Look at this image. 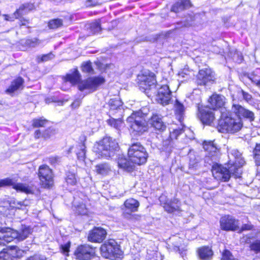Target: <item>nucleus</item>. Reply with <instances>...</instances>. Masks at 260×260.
I'll use <instances>...</instances> for the list:
<instances>
[{
	"label": "nucleus",
	"instance_id": "obj_32",
	"mask_svg": "<svg viewBox=\"0 0 260 260\" xmlns=\"http://www.w3.org/2000/svg\"><path fill=\"white\" fill-rule=\"evenodd\" d=\"M187 4H190L189 0H184L181 3H176L173 6L171 11L175 13H178L183 10L185 7H188Z\"/></svg>",
	"mask_w": 260,
	"mask_h": 260
},
{
	"label": "nucleus",
	"instance_id": "obj_12",
	"mask_svg": "<svg viewBox=\"0 0 260 260\" xmlns=\"http://www.w3.org/2000/svg\"><path fill=\"white\" fill-rule=\"evenodd\" d=\"M219 222L220 228L223 231H235L239 229V221L230 215L221 217Z\"/></svg>",
	"mask_w": 260,
	"mask_h": 260
},
{
	"label": "nucleus",
	"instance_id": "obj_4",
	"mask_svg": "<svg viewBox=\"0 0 260 260\" xmlns=\"http://www.w3.org/2000/svg\"><path fill=\"white\" fill-rule=\"evenodd\" d=\"M118 147L117 142L111 137H106L99 142L94 144L93 151L103 157H110Z\"/></svg>",
	"mask_w": 260,
	"mask_h": 260
},
{
	"label": "nucleus",
	"instance_id": "obj_25",
	"mask_svg": "<svg viewBox=\"0 0 260 260\" xmlns=\"http://www.w3.org/2000/svg\"><path fill=\"white\" fill-rule=\"evenodd\" d=\"M11 233H15L16 234V236H14V239L17 238L19 240L22 241L31 233V230L29 227L24 226L22 228L19 232L11 230Z\"/></svg>",
	"mask_w": 260,
	"mask_h": 260
},
{
	"label": "nucleus",
	"instance_id": "obj_19",
	"mask_svg": "<svg viewBox=\"0 0 260 260\" xmlns=\"http://www.w3.org/2000/svg\"><path fill=\"white\" fill-rule=\"evenodd\" d=\"M159 201L161 204H164V208L169 213H173L176 211L179 210V201L175 199L173 201H169L166 197L162 194L159 197Z\"/></svg>",
	"mask_w": 260,
	"mask_h": 260
},
{
	"label": "nucleus",
	"instance_id": "obj_39",
	"mask_svg": "<svg viewBox=\"0 0 260 260\" xmlns=\"http://www.w3.org/2000/svg\"><path fill=\"white\" fill-rule=\"evenodd\" d=\"M81 68L83 72L88 73H93V72L91 62L90 61L83 62Z\"/></svg>",
	"mask_w": 260,
	"mask_h": 260
},
{
	"label": "nucleus",
	"instance_id": "obj_27",
	"mask_svg": "<svg viewBox=\"0 0 260 260\" xmlns=\"http://www.w3.org/2000/svg\"><path fill=\"white\" fill-rule=\"evenodd\" d=\"M174 108L175 114L177 117L179 121L181 122L183 119V116L185 110V107L182 103H181L178 100H176V102L174 105Z\"/></svg>",
	"mask_w": 260,
	"mask_h": 260
},
{
	"label": "nucleus",
	"instance_id": "obj_44",
	"mask_svg": "<svg viewBox=\"0 0 260 260\" xmlns=\"http://www.w3.org/2000/svg\"><path fill=\"white\" fill-rule=\"evenodd\" d=\"M250 249L255 253H260V240H256L250 245Z\"/></svg>",
	"mask_w": 260,
	"mask_h": 260
},
{
	"label": "nucleus",
	"instance_id": "obj_42",
	"mask_svg": "<svg viewBox=\"0 0 260 260\" xmlns=\"http://www.w3.org/2000/svg\"><path fill=\"white\" fill-rule=\"evenodd\" d=\"M41 41L37 38L28 39L26 41V44L31 47H35L41 44Z\"/></svg>",
	"mask_w": 260,
	"mask_h": 260
},
{
	"label": "nucleus",
	"instance_id": "obj_11",
	"mask_svg": "<svg viewBox=\"0 0 260 260\" xmlns=\"http://www.w3.org/2000/svg\"><path fill=\"white\" fill-rule=\"evenodd\" d=\"M198 116L203 124L211 125L215 120L214 110L208 106L198 108Z\"/></svg>",
	"mask_w": 260,
	"mask_h": 260
},
{
	"label": "nucleus",
	"instance_id": "obj_21",
	"mask_svg": "<svg viewBox=\"0 0 260 260\" xmlns=\"http://www.w3.org/2000/svg\"><path fill=\"white\" fill-rule=\"evenodd\" d=\"M16 235V233H11V229L0 227V245H5L6 243L12 241Z\"/></svg>",
	"mask_w": 260,
	"mask_h": 260
},
{
	"label": "nucleus",
	"instance_id": "obj_61",
	"mask_svg": "<svg viewBox=\"0 0 260 260\" xmlns=\"http://www.w3.org/2000/svg\"><path fill=\"white\" fill-rule=\"evenodd\" d=\"M21 25H25L28 23V21L23 19H20Z\"/></svg>",
	"mask_w": 260,
	"mask_h": 260
},
{
	"label": "nucleus",
	"instance_id": "obj_30",
	"mask_svg": "<svg viewBox=\"0 0 260 260\" xmlns=\"http://www.w3.org/2000/svg\"><path fill=\"white\" fill-rule=\"evenodd\" d=\"M81 76L77 69H74L72 74H68L66 77V81H69L72 84H75L79 82Z\"/></svg>",
	"mask_w": 260,
	"mask_h": 260
},
{
	"label": "nucleus",
	"instance_id": "obj_56",
	"mask_svg": "<svg viewBox=\"0 0 260 260\" xmlns=\"http://www.w3.org/2000/svg\"><path fill=\"white\" fill-rule=\"evenodd\" d=\"M241 92L242 93L243 98L245 100L248 102L251 101L252 99V96L251 94L248 92L244 91L243 90H242Z\"/></svg>",
	"mask_w": 260,
	"mask_h": 260
},
{
	"label": "nucleus",
	"instance_id": "obj_40",
	"mask_svg": "<svg viewBox=\"0 0 260 260\" xmlns=\"http://www.w3.org/2000/svg\"><path fill=\"white\" fill-rule=\"evenodd\" d=\"M253 152L256 165L260 166V144L256 145Z\"/></svg>",
	"mask_w": 260,
	"mask_h": 260
},
{
	"label": "nucleus",
	"instance_id": "obj_8",
	"mask_svg": "<svg viewBox=\"0 0 260 260\" xmlns=\"http://www.w3.org/2000/svg\"><path fill=\"white\" fill-rule=\"evenodd\" d=\"M229 157V165L234 166L236 168L240 169L245 164V160L242 156V153L237 149L228 148Z\"/></svg>",
	"mask_w": 260,
	"mask_h": 260
},
{
	"label": "nucleus",
	"instance_id": "obj_13",
	"mask_svg": "<svg viewBox=\"0 0 260 260\" xmlns=\"http://www.w3.org/2000/svg\"><path fill=\"white\" fill-rule=\"evenodd\" d=\"M171 99V91L167 85L161 86L157 91L156 95V100L158 103L162 105H166L169 103Z\"/></svg>",
	"mask_w": 260,
	"mask_h": 260
},
{
	"label": "nucleus",
	"instance_id": "obj_16",
	"mask_svg": "<svg viewBox=\"0 0 260 260\" xmlns=\"http://www.w3.org/2000/svg\"><path fill=\"white\" fill-rule=\"evenodd\" d=\"M232 110L238 117L242 116L249 120L250 122L254 120L255 116L254 113L239 104L233 105Z\"/></svg>",
	"mask_w": 260,
	"mask_h": 260
},
{
	"label": "nucleus",
	"instance_id": "obj_17",
	"mask_svg": "<svg viewBox=\"0 0 260 260\" xmlns=\"http://www.w3.org/2000/svg\"><path fill=\"white\" fill-rule=\"evenodd\" d=\"M106 231L101 228H95L91 230L88 236V239L92 242L100 243L106 238Z\"/></svg>",
	"mask_w": 260,
	"mask_h": 260
},
{
	"label": "nucleus",
	"instance_id": "obj_23",
	"mask_svg": "<svg viewBox=\"0 0 260 260\" xmlns=\"http://www.w3.org/2000/svg\"><path fill=\"white\" fill-rule=\"evenodd\" d=\"M23 83L24 80L22 78H17L12 82L10 86L6 90V93L11 94L18 90L22 89L23 88Z\"/></svg>",
	"mask_w": 260,
	"mask_h": 260
},
{
	"label": "nucleus",
	"instance_id": "obj_22",
	"mask_svg": "<svg viewBox=\"0 0 260 260\" xmlns=\"http://www.w3.org/2000/svg\"><path fill=\"white\" fill-rule=\"evenodd\" d=\"M73 150H74V151L76 153L77 158L79 160H84L85 158L86 151L85 146L84 143H81L76 145L75 147H71L69 149L68 153H71Z\"/></svg>",
	"mask_w": 260,
	"mask_h": 260
},
{
	"label": "nucleus",
	"instance_id": "obj_2",
	"mask_svg": "<svg viewBox=\"0 0 260 260\" xmlns=\"http://www.w3.org/2000/svg\"><path fill=\"white\" fill-rule=\"evenodd\" d=\"M128 159L121 157L118 159V166L127 172L131 171L134 165H141L145 164L148 154L144 147L140 143L133 144L128 150Z\"/></svg>",
	"mask_w": 260,
	"mask_h": 260
},
{
	"label": "nucleus",
	"instance_id": "obj_52",
	"mask_svg": "<svg viewBox=\"0 0 260 260\" xmlns=\"http://www.w3.org/2000/svg\"><path fill=\"white\" fill-rule=\"evenodd\" d=\"M52 134V131L50 128L45 130L42 133V138L44 139H48L50 138Z\"/></svg>",
	"mask_w": 260,
	"mask_h": 260
},
{
	"label": "nucleus",
	"instance_id": "obj_64",
	"mask_svg": "<svg viewBox=\"0 0 260 260\" xmlns=\"http://www.w3.org/2000/svg\"><path fill=\"white\" fill-rule=\"evenodd\" d=\"M80 214H86V211H83L82 213H81V212H80Z\"/></svg>",
	"mask_w": 260,
	"mask_h": 260
},
{
	"label": "nucleus",
	"instance_id": "obj_15",
	"mask_svg": "<svg viewBox=\"0 0 260 260\" xmlns=\"http://www.w3.org/2000/svg\"><path fill=\"white\" fill-rule=\"evenodd\" d=\"M225 98L221 94H213L209 99L208 102L211 107L212 110H215L216 109H221V114H223L224 111L225 110L223 108V106L225 103Z\"/></svg>",
	"mask_w": 260,
	"mask_h": 260
},
{
	"label": "nucleus",
	"instance_id": "obj_41",
	"mask_svg": "<svg viewBox=\"0 0 260 260\" xmlns=\"http://www.w3.org/2000/svg\"><path fill=\"white\" fill-rule=\"evenodd\" d=\"M90 29L93 34L99 32L101 29L100 22L99 20H96L91 24Z\"/></svg>",
	"mask_w": 260,
	"mask_h": 260
},
{
	"label": "nucleus",
	"instance_id": "obj_37",
	"mask_svg": "<svg viewBox=\"0 0 260 260\" xmlns=\"http://www.w3.org/2000/svg\"><path fill=\"white\" fill-rule=\"evenodd\" d=\"M47 122L46 119L42 118L34 119L32 121V126L34 127H45Z\"/></svg>",
	"mask_w": 260,
	"mask_h": 260
},
{
	"label": "nucleus",
	"instance_id": "obj_1",
	"mask_svg": "<svg viewBox=\"0 0 260 260\" xmlns=\"http://www.w3.org/2000/svg\"><path fill=\"white\" fill-rule=\"evenodd\" d=\"M203 145L206 151L205 163L212 165V173L215 179H236L241 177L242 171L240 169L230 166L229 164L228 168L224 167L217 162L220 157V150L214 141H205Z\"/></svg>",
	"mask_w": 260,
	"mask_h": 260
},
{
	"label": "nucleus",
	"instance_id": "obj_28",
	"mask_svg": "<svg viewBox=\"0 0 260 260\" xmlns=\"http://www.w3.org/2000/svg\"><path fill=\"white\" fill-rule=\"evenodd\" d=\"M213 253L212 250L209 247H203L198 250V255L202 259H210L212 256Z\"/></svg>",
	"mask_w": 260,
	"mask_h": 260
},
{
	"label": "nucleus",
	"instance_id": "obj_36",
	"mask_svg": "<svg viewBox=\"0 0 260 260\" xmlns=\"http://www.w3.org/2000/svg\"><path fill=\"white\" fill-rule=\"evenodd\" d=\"M23 15V13H21V9H18L11 15L5 14L3 15V16L4 17L5 20L7 21H13L15 19H18Z\"/></svg>",
	"mask_w": 260,
	"mask_h": 260
},
{
	"label": "nucleus",
	"instance_id": "obj_50",
	"mask_svg": "<svg viewBox=\"0 0 260 260\" xmlns=\"http://www.w3.org/2000/svg\"><path fill=\"white\" fill-rule=\"evenodd\" d=\"M183 132V129H174L170 133V137L172 139H177L179 135Z\"/></svg>",
	"mask_w": 260,
	"mask_h": 260
},
{
	"label": "nucleus",
	"instance_id": "obj_45",
	"mask_svg": "<svg viewBox=\"0 0 260 260\" xmlns=\"http://www.w3.org/2000/svg\"><path fill=\"white\" fill-rule=\"evenodd\" d=\"M34 7V6L31 4H25L21 6L19 9H21V13H23V15L25 14L27 11L32 10Z\"/></svg>",
	"mask_w": 260,
	"mask_h": 260
},
{
	"label": "nucleus",
	"instance_id": "obj_62",
	"mask_svg": "<svg viewBox=\"0 0 260 260\" xmlns=\"http://www.w3.org/2000/svg\"><path fill=\"white\" fill-rule=\"evenodd\" d=\"M252 82L254 83L256 85L260 88V79L258 80H252Z\"/></svg>",
	"mask_w": 260,
	"mask_h": 260
},
{
	"label": "nucleus",
	"instance_id": "obj_18",
	"mask_svg": "<svg viewBox=\"0 0 260 260\" xmlns=\"http://www.w3.org/2000/svg\"><path fill=\"white\" fill-rule=\"evenodd\" d=\"M149 124L155 129L164 131L166 128V125L162 120V116L157 113H153L148 120Z\"/></svg>",
	"mask_w": 260,
	"mask_h": 260
},
{
	"label": "nucleus",
	"instance_id": "obj_60",
	"mask_svg": "<svg viewBox=\"0 0 260 260\" xmlns=\"http://www.w3.org/2000/svg\"><path fill=\"white\" fill-rule=\"evenodd\" d=\"M62 248L64 253H68L69 251V246H62Z\"/></svg>",
	"mask_w": 260,
	"mask_h": 260
},
{
	"label": "nucleus",
	"instance_id": "obj_14",
	"mask_svg": "<svg viewBox=\"0 0 260 260\" xmlns=\"http://www.w3.org/2000/svg\"><path fill=\"white\" fill-rule=\"evenodd\" d=\"M214 76L210 69H205L199 71L197 75V82L200 85H206L214 81Z\"/></svg>",
	"mask_w": 260,
	"mask_h": 260
},
{
	"label": "nucleus",
	"instance_id": "obj_55",
	"mask_svg": "<svg viewBox=\"0 0 260 260\" xmlns=\"http://www.w3.org/2000/svg\"><path fill=\"white\" fill-rule=\"evenodd\" d=\"M253 228V226L250 223L244 224L241 226L240 231V232H243L244 231L251 230H252Z\"/></svg>",
	"mask_w": 260,
	"mask_h": 260
},
{
	"label": "nucleus",
	"instance_id": "obj_5",
	"mask_svg": "<svg viewBox=\"0 0 260 260\" xmlns=\"http://www.w3.org/2000/svg\"><path fill=\"white\" fill-rule=\"evenodd\" d=\"M243 126V121L240 117L232 118L224 116V114H221L218 123V129L220 132L234 134L240 131Z\"/></svg>",
	"mask_w": 260,
	"mask_h": 260
},
{
	"label": "nucleus",
	"instance_id": "obj_34",
	"mask_svg": "<svg viewBox=\"0 0 260 260\" xmlns=\"http://www.w3.org/2000/svg\"><path fill=\"white\" fill-rule=\"evenodd\" d=\"M109 106L110 108V110H115L118 109L122 106V102L119 100L118 98H115L111 99L109 101Z\"/></svg>",
	"mask_w": 260,
	"mask_h": 260
},
{
	"label": "nucleus",
	"instance_id": "obj_31",
	"mask_svg": "<svg viewBox=\"0 0 260 260\" xmlns=\"http://www.w3.org/2000/svg\"><path fill=\"white\" fill-rule=\"evenodd\" d=\"M95 171L97 174L104 176L108 174L111 169L108 164H101L95 166Z\"/></svg>",
	"mask_w": 260,
	"mask_h": 260
},
{
	"label": "nucleus",
	"instance_id": "obj_7",
	"mask_svg": "<svg viewBox=\"0 0 260 260\" xmlns=\"http://www.w3.org/2000/svg\"><path fill=\"white\" fill-rule=\"evenodd\" d=\"M102 255L107 258H120L123 254L119 245L114 240H110L103 244L100 248Z\"/></svg>",
	"mask_w": 260,
	"mask_h": 260
},
{
	"label": "nucleus",
	"instance_id": "obj_48",
	"mask_svg": "<svg viewBox=\"0 0 260 260\" xmlns=\"http://www.w3.org/2000/svg\"><path fill=\"white\" fill-rule=\"evenodd\" d=\"M222 258L224 260H238L234 258L233 255L229 250H225L222 253Z\"/></svg>",
	"mask_w": 260,
	"mask_h": 260
},
{
	"label": "nucleus",
	"instance_id": "obj_38",
	"mask_svg": "<svg viewBox=\"0 0 260 260\" xmlns=\"http://www.w3.org/2000/svg\"><path fill=\"white\" fill-rule=\"evenodd\" d=\"M62 25V20L60 19L51 20L48 22V27L50 29H56Z\"/></svg>",
	"mask_w": 260,
	"mask_h": 260
},
{
	"label": "nucleus",
	"instance_id": "obj_53",
	"mask_svg": "<svg viewBox=\"0 0 260 260\" xmlns=\"http://www.w3.org/2000/svg\"><path fill=\"white\" fill-rule=\"evenodd\" d=\"M198 164V162L196 160L195 157L194 156H193L192 157L190 156V159H189V168H195V167H197Z\"/></svg>",
	"mask_w": 260,
	"mask_h": 260
},
{
	"label": "nucleus",
	"instance_id": "obj_3",
	"mask_svg": "<svg viewBox=\"0 0 260 260\" xmlns=\"http://www.w3.org/2000/svg\"><path fill=\"white\" fill-rule=\"evenodd\" d=\"M146 115L140 110L133 112L127 118L126 122L129 127L131 134L134 136H140L148 129L145 119Z\"/></svg>",
	"mask_w": 260,
	"mask_h": 260
},
{
	"label": "nucleus",
	"instance_id": "obj_33",
	"mask_svg": "<svg viewBox=\"0 0 260 260\" xmlns=\"http://www.w3.org/2000/svg\"><path fill=\"white\" fill-rule=\"evenodd\" d=\"M187 4H190L189 0H184L181 3H176L173 6L171 11L175 13H178L183 10L185 7H188Z\"/></svg>",
	"mask_w": 260,
	"mask_h": 260
},
{
	"label": "nucleus",
	"instance_id": "obj_6",
	"mask_svg": "<svg viewBox=\"0 0 260 260\" xmlns=\"http://www.w3.org/2000/svg\"><path fill=\"white\" fill-rule=\"evenodd\" d=\"M156 79L153 73L144 72L138 76V83L139 88L148 96H151L150 92H155L156 87Z\"/></svg>",
	"mask_w": 260,
	"mask_h": 260
},
{
	"label": "nucleus",
	"instance_id": "obj_10",
	"mask_svg": "<svg viewBox=\"0 0 260 260\" xmlns=\"http://www.w3.org/2000/svg\"><path fill=\"white\" fill-rule=\"evenodd\" d=\"M94 254L95 249L88 245L79 246L74 252L75 258L78 260H90Z\"/></svg>",
	"mask_w": 260,
	"mask_h": 260
},
{
	"label": "nucleus",
	"instance_id": "obj_43",
	"mask_svg": "<svg viewBox=\"0 0 260 260\" xmlns=\"http://www.w3.org/2000/svg\"><path fill=\"white\" fill-rule=\"evenodd\" d=\"M54 57V55L52 53L43 55L42 56H38L37 58L38 62H44L48 61Z\"/></svg>",
	"mask_w": 260,
	"mask_h": 260
},
{
	"label": "nucleus",
	"instance_id": "obj_35",
	"mask_svg": "<svg viewBox=\"0 0 260 260\" xmlns=\"http://www.w3.org/2000/svg\"><path fill=\"white\" fill-rule=\"evenodd\" d=\"M107 121L109 125L117 129H119L123 124V121L120 118L116 119L114 118H110L107 120Z\"/></svg>",
	"mask_w": 260,
	"mask_h": 260
},
{
	"label": "nucleus",
	"instance_id": "obj_29",
	"mask_svg": "<svg viewBox=\"0 0 260 260\" xmlns=\"http://www.w3.org/2000/svg\"><path fill=\"white\" fill-rule=\"evenodd\" d=\"M124 205L125 208L130 211L136 212L139 206V203L136 200L131 198L126 200Z\"/></svg>",
	"mask_w": 260,
	"mask_h": 260
},
{
	"label": "nucleus",
	"instance_id": "obj_63",
	"mask_svg": "<svg viewBox=\"0 0 260 260\" xmlns=\"http://www.w3.org/2000/svg\"><path fill=\"white\" fill-rule=\"evenodd\" d=\"M180 24H181V26H178V28H180L182 26L186 27L187 26V23L185 22H181Z\"/></svg>",
	"mask_w": 260,
	"mask_h": 260
},
{
	"label": "nucleus",
	"instance_id": "obj_57",
	"mask_svg": "<svg viewBox=\"0 0 260 260\" xmlns=\"http://www.w3.org/2000/svg\"><path fill=\"white\" fill-rule=\"evenodd\" d=\"M87 5L88 6H94L98 4V0H87Z\"/></svg>",
	"mask_w": 260,
	"mask_h": 260
},
{
	"label": "nucleus",
	"instance_id": "obj_9",
	"mask_svg": "<svg viewBox=\"0 0 260 260\" xmlns=\"http://www.w3.org/2000/svg\"><path fill=\"white\" fill-rule=\"evenodd\" d=\"M105 82V79L102 76L90 77L87 80L80 82L78 84V88L80 90L90 89L94 91L98 87Z\"/></svg>",
	"mask_w": 260,
	"mask_h": 260
},
{
	"label": "nucleus",
	"instance_id": "obj_58",
	"mask_svg": "<svg viewBox=\"0 0 260 260\" xmlns=\"http://www.w3.org/2000/svg\"><path fill=\"white\" fill-rule=\"evenodd\" d=\"M42 133L40 130L38 129L35 132L34 137L35 139H39L42 138Z\"/></svg>",
	"mask_w": 260,
	"mask_h": 260
},
{
	"label": "nucleus",
	"instance_id": "obj_59",
	"mask_svg": "<svg viewBox=\"0 0 260 260\" xmlns=\"http://www.w3.org/2000/svg\"><path fill=\"white\" fill-rule=\"evenodd\" d=\"M81 104V101L79 99L76 100L72 104V106L74 108H78Z\"/></svg>",
	"mask_w": 260,
	"mask_h": 260
},
{
	"label": "nucleus",
	"instance_id": "obj_47",
	"mask_svg": "<svg viewBox=\"0 0 260 260\" xmlns=\"http://www.w3.org/2000/svg\"><path fill=\"white\" fill-rule=\"evenodd\" d=\"M41 184L43 188H50L53 185V180H41Z\"/></svg>",
	"mask_w": 260,
	"mask_h": 260
},
{
	"label": "nucleus",
	"instance_id": "obj_54",
	"mask_svg": "<svg viewBox=\"0 0 260 260\" xmlns=\"http://www.w3.org/2000/svg\"><path fill=\"white\" fill-rule=\"evenodd\" d=\"M60 158L58 156H51L48 158L49 162L52 165H55L60 161Z\"/></svg>",
	"mask_w": 260,
	"mask_h": 260
},
{
	"label": "nucleus",
	"instance_id": "obj_26",
	"mask_svg": "<svg viewBox=\"0 0 260 260\" xmlns=\"http://www.w3.org/2000/svg\"><path fill=\"white\" fill-rule=\"evenodd\" d=\"M39 176L43 179H52L53 173L51 169L47 165H42L39 169Z\"/></svg>",
	"mask_w": 260,
	"mask_h": 260
},
{
	"label": "nucleus",
	"instance_id": "obj_46",
	"mask_svg": "<svg viewBox=\"0 0 260 260\" xmlns=\"http://www.w3.org/2000/svg\"><path fill=\"white\" fill-rule=\"evenodd\" d=\"M173 240L175 241L174 244H173V250L176 252L179 251L182 240L178 237H175Z\"/></svg>",
	"mask_w": 260,
	"mask_h": 260
},
{
	"label": "nucleus",
	"instance_id": "obj_49",
	"mask_svg": "<svg viewBox=\"0 0 260 260\" xmlns=\"http://www.w3.org/2000/svg\"><path fill=\"white\" fill-rule=\"evenodd\" d=\"M0 260H12L6 249L0 252Z\"/></svg>",
	"mask_w": 260,
	"mask_h": 260
},
{
	"label": "nucleus",
	"instance_id": "obj_51",
	"mask_svg": "<svg viewBox=\"0 0 260 260\" xmlns=\"http://www.w3.org/2000/svg\"><path fill=\"white\" fill-rule=\"evenodd\" d=\"M26 260H46V257L45 255L36 254L29 256Z\"/></svg>",
	"mask_w": 260,
	"mask_h": 260
},
{
	"label": "nucleus",
	"instance_id": "obj_20",
	"mask_svg": "<svg viewBox=\"0 0 260 260\" xmlns=\"http://www.w3.org/2000/svg\"><path fill=\"white\" fill-rule=\"evenodd\" d=\"M12 180H1L0 187L5 186H12V187L17 191H20L25 193H29L30 189L26 184L22 183H14L12 182Z\"/></svg>",
	"mask_w": 260,
	"mask_h": 260
},
{
	"label": "nucleus",
	"instance_id": "obj_24",
	"mask_svg": "<svg viewBox=\"0 0 260 260\" xmlns=\"http://www.w3.org/2000/svg\"><path fill=\"white\" fill-rule=\"evenodd\" d=\"M5 249L9 253V256L11 257L12 260H14L15 258H20L24 254V251L17 246H9Z\"/></svg>",
	"mask_w": 260,
	"mask_h": 260
}]
</instances>
